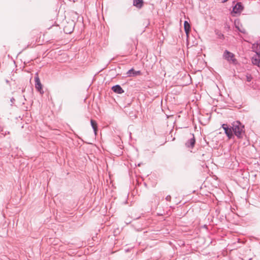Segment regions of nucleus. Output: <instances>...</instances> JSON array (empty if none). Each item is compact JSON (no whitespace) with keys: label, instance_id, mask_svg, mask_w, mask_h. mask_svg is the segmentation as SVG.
<instances>
[{"label":"nucleus","instance_id":"8","mask_svg":"<svg viewBox=\"0 0 260 260\" xmlns=\"http://www.w3.org/2000/svg\"><path fill=\"white\" fill-rule=\"evenodd\" d=\"M112 89L114 92L116 93L121 94L124 92V90L119 85L113 86Z\"/></svg>","mask_w":260,"mask_h":260},{"label":"nucleus","instance_id":"6","mask_svg":"<svg viewBox=\"0 0 260 260\" xmlns=\"http://www.w3.org/2000/svg\"><path fill=\"white\" fill-rule=\"evenodd\" d=\"M243 10V7L242 6L241 3H238L237 5L233 8V13L235 14H240Z\"/></svg>","mask_w":260,"mask_h":260},{"label":"nucleus","instance_id":"4","mask_svg":"<svg viewBox=\"0 0 260 260\" xmlns=\"http://www.w3.org/2000/svg\"><path fill=\"white\" fill-rule=\"evenodd\" d=\"M126 77H131L137 76H140L141 75V72L140 71H135L134 69H131L129 71L126 72Z\"/></svg>","mask_w":260,"mask_h":260},{"label":"nucleus","instance_id":"12","mask_svg":"<svg viewBox=\"0 0 260 260\" xmlns=\"http://www.w3.org/2000/svg\"><path fill=\"white\" fill-rule=\"evenodd\" d=\"M143 4V0H134V5L138 8H141Z\"/></svg>","mask_w":260,"mask_h":260},{"label":"nucleus","instance_id":"9","mask_svg":"<svg viewBox=\"0 0 260 260\" xmlns=\"http://www.w3.org/2000/svg\"><path fill=\"white\" fill-rule=\"evenodd\" d=\"M195 139L194 136L192 135L191 138L189 139V142L186 143V146L188 147L192 148L195 144Z\"/></svg>","mask_w":260,"mask_h":260},{"label":"nucleus","instance_id":"16","mask_svg":"<svg viewBox=\"0 0 260 260\" xmlns=\"http://www.w3.org/2000/svg\"><path fill=\"white\" fill-rule=\"evenodd\" d=\"M251 77H247V81H251Z\"/></svg>","mask_w":260,"mask_h":260},{"label":"nucleus","instance_id":"7","mask_svg":"<svg viewBox=\"0 0 260 260\" xmlns=\"http://www.w3.org/2000/svg\"><path fill=\"white\" fill-rule=\"evenodd\" d=\"M252 63L254 65H256L258 67H260V55H256L253 56L251 59Z\"/></svg>","mask_w":260,"mask_h":260},{"label":"nucleus","instance_id":"11","mask_svg":"<svg viewBox=\"0 0 260 260\" xmlns=\"http://www.w3.org/2000/svg\"><path fill=\"white\" fill-rule=\"evenodd\" d=\"M184 27L186 35H188L190 30V26L188 22L186 21L184 22Z\"/></svg>","mask_w":260,"mask_h":260},{"label":"nucleus","instance_id":"10","mask_svg":"<svg viewBox=\"0 0 260 260\" xmlns=\"http://www.w3.org/2000/svg\"><path fill=\"white\" fill-rule=\"evenodd\" d=\"M256 55H260V44H254L252 47Z\"/></svg>","mask_w":260,"mask_h":260},{"label":"nucleus","instance_id":"3","mask_svg":"<svg viewBox=\"0 0 260 260\" xmlns=\"http://www.w3.org/2000/svg\"><path fill=\"white\" fill-rule=\"evenodd\" d=\"M35 87L36 89L40 92L41 94L43 93V91L42 90V85L41 83L40 78L39 77L38 74H37L35 77Z\"/></svg>","mask_w":260,"mask_h":260},{"label":"nucleus","instance_id":"13","mask_svg":"<svg viewBox=\"0 0 260 260\" xmlns=\"http://www.w3.org/2000/svg\"><path fill=\"white\" fill-rule=\"evenodd\" d=\"M235 24L236 28L240 31L244 32L245 30L243 28L241 25H240L239 20H236L235 21Z\"/></svg>","mask_w":260,"mask_h":260},{"label":"nucleus","instance_id":"5","mask_svg":"<svg viewBox=\"0 0 260 260\" xmlns=\"http://www.w3.org/2000/svg\"><path fill=\"white\" fill-rule=\"evenodd\" d=\"M222 128L224 130L225 133L229 138H231L233 136V129L232 130L231 128H229L226 124H224L222 125Z\"/></svg>","mask_w":260,"mask_h":260},{"label":"nucleus","instance_id":"1","mask_svg":"<svg viewBox=\"0 0 260 260\" xmlns=\"http://www.w3.org/2000/svg\"><path fill=\"white\" fill-rule=\"evenodd\" d=\"M244 127L242 124L237 121L235 122L232 127L233 131L234 132L235 135L238 138H242L244 135Z\"/></svg>","mask_w":260,"mask_h":260},{"label":"nucleus","instance_id":"2","mask_svg":"<svg viewBox=\"0 0 260 260\" xmlns=\"http://www.w3.org/2000/svg\"><path fill=\"white\" fill-rule=\"evenodd\" d=\"M223 56L228 61L233 63H236L237 62L234 54L228 51H225L224 52Z\"/></svg>","mask_w":260,"mask_h":260},{"label":"nucleus","instance_id":"15","mask_svg":"<svg viewBox=\"0 0 260 260\" xmlns=\"http://www.w3.org/2000/svg\"><path fill=\"white\" fill-rule=\"evenodd\" d=\"M63 30L66 34H71L72 32L73 28L72 26L69 28L68 26L67 25L64 26Z\"/></svg>","mask_w":260,"mask_h":260},{"label":"nucleus","instance_id":"14","mask_svg":"<svg viewBox=\"0 0 260 260\" xmlns=\"http://www.w3.org/2000/svg\"><path fill=\"white\" fill-rule=\"evenodd\" d=\"M90 122H91V126H92V128H93L94 134H95V135H96L97 131H98L97 123L95 121H94L92 119H91L90 120Z\"/></svg>","mask_w":260,"mask_h":260}]
</instances>
